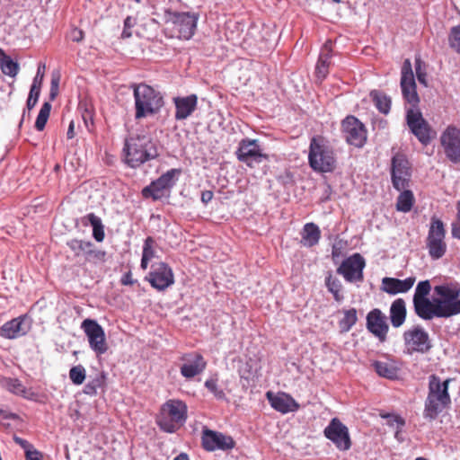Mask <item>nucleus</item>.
<instances>
[{
    "label": "nucleus",
    "instance_id": "obj_1",
    "mask_svg": "<svg viewBox=\"0 0 460 460\" xmlns=\"http://www.w3.org/2000/svg\"><path fill=\"white\" fill-rule=\"evenodd\" d=\"M430 290L429 280L418 283L412 299L417 316L424 321H430L460 314V283L451 281L435 286V296L431 300L428 297Z\"/></svg>",
    "mask_w": 460,
    "mask_h": 460
},
{
    "label": "nucleus",
    "instance_id": "obj_2",
    "mask_svg": "<svg viewBox=\"0 0 460 460\" xmlns=\"http://www.w3.org/2000/svg\"><path fill=\"white\" fill-rule=\"evenodd\" d=\"M122 153L125 163L131 168L139 167L159 155L156 145L146 135L127 137Z\"/></svg>",
    "mask_w": 460,
    "mask_h": 460
},
{
    "label": "nucleus",
    "instance_id": "obj_3",
    "mask_svg": "<svg viewBox=\"0 0 460 460\" xmlns=\"http://www.w3.org/2000/svg\"><path fill=\"white\" fill-rule=\"evenodd\" d=\"M450 378L441 380L439 376L431 375L429 377V392L425 401L424 417L435 420L440 412L451 404L448 393Z\"/></svg>",
    "mask_w": 460,
    "mask_h": 460
},
{
    "label": "nucleus",
    "instance_id": "obj_4",
    "mask_svg": "<svg viewBox=\"0 0 460 460\" xmlns=\"http://www.w3.org/2000/svg\"><path fill=\"white\" fill-rule=\"evenodd\" d=\"M163 19L164 31L167 37L187 40L195 33L199 15L194 13H178L166 9Z\"/></svg>",
    "mask_w": 460,
    "mask_h": 460
},
{
    "label": "nucleus",
    "instance_id": "obj_5",
    "mask_svg": "<svg viewBox=\"0 0 460 460\" xmlns=\"http://www.w3.org/2000/svg\"><path fill=\"white\" fill-rule=\"evenodd\" d=\"M308 163L318 172H332L336 168L337 159L333 147L323 136H314L310 140Z\"/></svg>",
    "mask_w": 460,
    "mask_h": 460
},
{
    "label": "nucleus",
    "instance_id": "obj_6",
    "mask_svg": "<svg viewBox=\"0 0 460 460\" xmlns=\"http://www.w3.org/2000/svg\"><path fill=\"white\" fill-rule=\"evenodd\" d=\"M188 407L181 400L170 399L162 404L155 418V422L161 430L174 433L186 422Z\"/></svg>",
    "mask_w": 460,
    "mask_h": 460
},
{
    "label": "nucleus",
    "instance_id": "obj_7",
    "mask_svg": "<svg viewBox=\"0 0 460 460\" xmlns=\"http://www.w3.org/2000/svg\"><path fill=\"white\" fill-rule=\"evenodd\" d=\"M135 99V118L140 119L156 114L164 106V99L160 92L148 84H133Z\"/></svg>",
    "mask_w": 460,
    "mask_h": 460
},
{
    "label": "nucleus",
    "instance_id": "obj_8",
    "mask_svg": "<svg viewBox=\"0 0 460 460\" xmlns=\"http://www.w3.org/2000/svg\"><path fill=\"white\" fill-rule=\"evenodd\" d=\"M402 341L404 350L410 355L425 354L432 348L429 332L420 324L406 329L402 333Z\"/></svg>",
    "mask_w": 460,
    "mask_h": 460
},
{
    "label": "nucleus",
    "instance_id": "obj_9",
    "mask_svg": "<svg viewBox=\"0 0 460 460\" xmlns=\"http://www.w3.org/2000/svg\"><path fill=\"white\" fill-rule=\"evenodd\" d=\"M446 229L442 220L436 217H431L426 246L429 254L433 260L442 258L447 252V243L445 242Z\"/></svg>",
    "mask_w": 460,
    "mask_h": 460
},
{
    "label": "nucleus",
    "instance_id": "obj_10",
    "mask_svg": "<svg viewBox=\"0 0 460 460\" xmlns=\"http://www.w3.org/2000/svg\"><path fill=\"white\" fill-rule=\"evenodd\" d=\"M235 155L239 162L250 168H254L256 164L270 158L269 155L263 153L258 140L250 138H243L239 142Z\"/></svg>",
    "mask_w": 460,
    "mask_h": 460
},
{
    "label": "nucleus",
    "instance_id": "obj_11",
    "mask_svg": "<svg viewBox=\"0 0 460 460\" xmlns=\"http://www.w3.org/2000/svg\"><path fill=\"white\" fill-rule=\"evenodd\" d=\"M81 329L87 337L89 347L97 356L103 355L108 351L109 345L104 329L96 320L84 319L81 323Z\"/></svg>",
    "mask_w": 460,
    "mask_h": 460
},
{
    "label": "nucleus",
    "instance_id": "obj_12",
    "mask_svg": "<svg viewBox=\"0 0 460 460\" xmlns=\"http://www.w3.org/2000/svg\"><path fill=\"white\" fill-rule=\"evenodd\" d=\"M181 174V169L174 168L167 171L142 190L143 197L146 199L152 198L154 200L162 199L165 192L175 185L176 180Z\"/></svg>",
    "mask_w": 460,
    "mask_h": 460
},
{
    "label": "nucleus",
    "instance_id": "obj_13",
    "mask_svg": "<svg viewBox=\"0 0 460 460\" xmlns=\"http://www.w3.org/2000/svg\"><path fill=\"white\" fill-rule=\"evenodd\" d=\"M341 132L347 143L355 147H362L367 138L364 124L354 116H347L341 122Z\"/></svg>",
    "mask_w": 460,
    "mask_h": 460
},
{
    "label": "nucleus",
    "instance_id": "obj_14",
    "mask_svg": "<svg viewBox=\"0 0 460 460\" xmlns=\"http://www.w3.org/2000/svg\"><path fill=\"white\" fill-rule=\"evenodd\" d=\"M146 280L158 291H164L174 283V274L172 268L165 262L160 261L151 266V270Z\"/></svg>",
    "mask_w": 460,
    "mask_h": 460
},
{
    "label": "nucleus",
    "instance_id": "obj_15",
    "mask_svg": "<svg viewBox=\"0 0 460 460\" xmlns=\"http://www.w3.org/2000/svg\"><path fill=\"white\" fill-rule=\"evenodd\" d=\"M411 168L406 155L397 152L391 161V176L394 187L397 190H404L408 186L411 176Z\"/></svg>",
    "mask_w": 460,
    "mask_h": 460
},
{
    "label": "nucleus",
    "instance_id": "obj_16",
    "mask_svg": "<svg viewBox=\"0 0 460 460\" xmlns=\"http://www.w3.org/2000/svg\"><path fill=\"white\" fill-rule=\"evenodd\" d=\"M323 434L341 451H347L351 447L349 429L338 418L331 420Z\"/></svg>",
    "mask_w": 460,
    "mask_h": 460
},
{
    "label": "nucleus",
    "instance_id": "obj_17",
    "mask_svg": "<svg viewBox=\"0 0 460 460\" xmlns=\"http://www.w3.org/2000/svg\"><path fill=\"white\" fill-rule=\"evenodd\" d=\"M440 144L449 161L460 163V128L450 125L440 136Z\"/></svg>",
    "mask_w": 460,
    "mask_h": 460
},
{
    "label": "nucleus",
    "instance_id": "obj_18",
    "mask_svg": "<svg viewBox=\"0 0 460 460\" xmlns=\"http://www.w3.org/2000/svg\"><path fill=\"white\" fill-rule=\"evenodd\" d=\"M366 266L365 260L359 253L345 259L338 267L337 272L343 276L348 282H361L364 279L363 270Z\"/></svg>",
    "mask_w": 460,
    "mask_h": 460
},
{
    "label": "nucleus",
    "instance_id": "obj_19",
    "mask_svg": "<svg viewBox=\"0 0 460 460\" xmlns=\"http://www.w3.org/2000/svg\"><path fill=\"white\" fill-rule=\"evenodd\" d=\"M406 121L411 132L418 140L423 145H428L431 140V128L423 118L421 112L418 110H408Z\"/></svg>",
    "mask_w": 460,
    "mask_h": 460
},
{
    "label": "nucleus",
    "instance_id": "obj_20",
    "mask_svg": "<svg viewBox=\"0 0 460 460\" xmlns=\"http://www.w3.org/2000/svg\"><path fill=\"white\" fill-rule=\"evenodd\" d=\"M201 442L203 448L207 451L229 450L235 446L232 437L208 429L203 430Z\"/></svg>",
    "mask_w": 460,
    "mask_h": 460
},
{
    "label": "nucleus",
    "instance_id": "obj_21",
    "mask_svg": "<svg viewBox=\"0 0 460 460\" xmlns=\"http://www.w3.org/2000/svg\"><path fill=\"white\" fill-rule=\"evenodd\" d=\"M182 365L180 371L183 377L190 379L200 375L207 367V361L198 352L186 353L181 357Z\"/></svg>",
    "mask_w": 460,
    "mask_h": 460
},
{
    "label": "nucleus",
    "instance_id": "obj_22",
    "mask_svg": "<svg viewBox=\"0 0 460 460\" xmlns=\"http://www.w3.org/2000/svg\"><path fill=\"white\" fill-rule=\"evenodd\" d=\"M31 330V323L26 314L13 318L0 327V335L8 340H14L26 335Z\"/></svg>",
    "mask_w": 460,
    "mask_h": 460
},
{
    "label": "nucleus",
    "instance_id": "obj_23",
    "mask_svg": "<svg viewBox=\"0 0 460 460\" xmlns=\"http://www.w3.org/2000/svg\"><path fill=\"white\" fill-rule=\"evenodd\" d=\"M367 328L381 342L386 341L389 325L386 322V316L380 309L375 308L367 314Z\"/></svg>",
    "mask_w": 460,
    "mask_h": 460
},
{
    "label": "nucleus",
    "instance_id": "obj_24",
    "mask_svg": "<svg viewBox=\"0 0 460 460\" xmlns=\"http://www.w3.org/2000/svg\"><path fill=\"white\" fill-rule=\"evenodd\" d=\"M401 87L404 99L412 106H416L420 100L416 91V84L411 62L409 60L404 62L402 68Z\"/></svg>",
    "mask_w": 460,
    "mask_h": 460
},
{
    "label": "nucleus",
    "instance_id": "obj_25",
    "mask_svg": "<svg viewBox=\"0 0 460 460\" xmlns=\"http://www.w3.org/2000/svg\"><path fill=\"white\" fill-rule=\"evenodd\" d=\"M416 281L415 277H409L405 279L385 277L382 279L380 289L391 296L408 292Z\"/></svg>",
    "mask_w": 460,
    "mask_h": 460
},
{
    "label": "nucleus",
    "instance_id": "obj_26",
    "mask_svg": "<svg viewBox=\"0 0 460 460\" xmlns=\"http://www.w3.org/2000/svg\"><path fill=\"white\" fill-rule=\"evenodd\" d=\"M266 397L271 407L283 414L296 411L300 407L296 401L286 393L275 395L271 392H268Z\"/></svg>",
    "mask_w": 460,
    "mask_h": 460
},
{
    "label": "nucleus",
    "instance_id": "obj_27",
    "mask_svg": "<svg viewBox=\"0 0 460 460\" xmlns=\"http://www.w3.org/2000/svg\"><path fill=\"white\" fill-rule=\"evenodd\" d=\"M173 103L175 105V119L183 120L190 117L197 109L198 97L196 94L176 97L173 99Z\"/></svg>",
    "mask_w": 460,
    "mask_h": 460
},
{
    "label": "nucleus",
    "instance_id": "obj_28",
    "mask_svg": "<svg viewBox=\"0 0 460 460\" xmlns=\"http://www.w3.org/2000/svg\"><path fill=\"white\" fill-rule=\"evenodd\" d=\"M332 57V42L328 40L323 44L319 58L315 66L316 77L320 80H323L329 74V66L331 65V59Z\"/></svg>",
    "mask_w": 460,
    "mask_h": 460
},
{
    "label": "nucleus",
    "instance_id": "obj_29",
    "mask_svg": "<svg viewBox=\"0 0 460 460\" xmlns=\"http://www.w3.org/2000/svg\"><path fill=\"white\" fill-rule=\"evenodd\" d=\"M389 314L392 326L401 327L405 323L407 316L405 301L402 298L395 299L390 306Z\"/></svg>",
    "mask_w": 460,
    "mask_h": 460
},
{
    "label": "nucleus",
    "instance_id": "obj_30",
    "mask_svg": "<svg viewBox=\"0 0 460 460\" xmlns=\"http://www.w3.org/2000/svg\"><path fill=\"white\" fill-rule=\"evenodd\" d=\"M300 243L305 247L315 246L321 238V230L314 223H306L300 233Z\"/></svg>",
    "mask_w": 460,
    "mask_h": 460
},
{
    "label": "nucleus",
    "instance_id": "obj_31",
    "mask_svg": "<svg viewBox=\"0 0 460 460\" xmlns=\"http://www.w3.org/2000/svg\"><path fill=\"white\" fill-rule=\"evenodd\" d=\"M372 366L380 376L389 379H394L397 376L398 368L391 362L375 361Z\"/></svg>",
    "mask_w": 460,
    "mask_h": 460
},
{
    "label": "nucleus",
    "instance_id": "obj_32",
    "mask_svg": "<svg viewBox=\"0 0 460 460\" xmlns=\"http://www.w3.org/2000/svg\"><path fill=\"white\" fill-rule=\"evenodd\" d=\"M84 218L87 219L88 222L93 226V238L97 242H102L105 237V234H104V226L102 223L101 218L93 213H89Z\"/></svg>",
    "mask_w": 460,
    "mask_h": 460
},
{
    "label": "nucleus",
    "instance_id": "obj_33",
    "mask_svg": "<svg viewBox=\"0 0 460 460\" xmlns=\"http://www.w3.org/2000/svg\"><path fill=\"white\" fill-rule=\"evenodd\" d=\"M155 240L153 237L148 236L144 243L142 259L140 267L142 270H146L149 264V261L155 258V251L154 249Z\"/></svg>",
    "mask_w": 460,
    "mask_h": 460
},
{
    "label": "nucleus",
    "instance_id": "obj_34",
    "mask_svg": "<svg viewBox=\"0 0 460 460\" xmlns=\"http://www.w3.org/2000/svg\"><path fill=\"white\" fill-rule=\"evenodd\" d=\"M325 285L329 292L333 295L335 301L341 302L344 299V296L342 294V285L337 278H334L332 275V273H329L325 278Z\"/></svg>",
    "mask_w": 460,
    "mask_h": 460
},
{
    "label": "nucleus",
    "instance_id": "obj_35",
    "mask_svg": "<svg viewBox=\"0 0 460 460\" xmlns=\"http://www.w3.org/2000/svg\"><path fill=\"white\" fill-rule=\"evenodd\" d=\"M414 203V196L411 190H403L398 196L396 201V209L401 212L407 213L411 211Z\"/></svg>",
    "mask_w": 460,
    "mask_h": 460
},
{
    "label": "nucleus",
    "instance_id": "obj_36",
    "mask_svg": "<svg viewBox=\"0 0 460 460\" xmlns=\"http://www.w3.org/2000/svg\"><path fill=\"white\" fill-rule=\"evenodd\" d=\"M358 321L357 310L350 308L343 311V317L339 321V327L341 332H349Z\"/></svg>",
    "mask_w": 460,
    "mask_h": 460
},
{
    "label": "nucleus",
    "instance_id": "obj_37",
    "mask_svg": "<svg viewBox=\"0 0 460 460\" xmlns=\"http://www.w3.org/2000/svg\"><path fill=\"white\" fill-rule=\"evenodd\" d=\"M370 96L380 112L384 114L389 112L391 108V100L389 97L378 91H372Z\"/></svg>",
    "mask_w": 460,
    "mask_h": 460
},
{
    "label": "nucleus",
    "instance_id": "obj_38",
    "mask_svg": "<svg viewBox=\"0 0 460 460\" xmlns=\"http://www.w3.org/2000/svg\"><path fill=\"white\" fill-rule=\"evenodd\" d=\"M0 68L4 75L14 77L18 74L19 65L9 56L2 52V58H0Z\"/></svg>",
    "mask_w": 460,
    "mask_h": 460
},
{
    "label": "nucleus",
    "instance_id": "obj_39",
    "mask_svg": "<svg viewBox=\"0 0 460 460\" xmlns=\"http://www.w3.org/2000/svg\"><path fill=\"white\" fill-rule=\"evenodd\" d=\"M69 249L74 252L75 257L85 256L86 252L93 243L90 241L72 239L66 243Z\"/></svg>",
    "mask_w": 460,
    "mask_h": 460
},
{
    "label": "nucleus",
    "instance_id": "obj_40",
    "mask_svg": "<svg viewBox=\"0 0 460 460\" xmlns=\"http://www.w3.org/2000/svg\"><path fill=\"white\" fill-rule=\"evenodd\" d=\"M51 111V104L48 102H44L40 110L35 121V128L42 131L45 128Z\"/></svg>",
    "mask_w": 460,
    "mask_h": 460
},
{
    "label": "nucleus",
    "instance_id": "obj_41",
    "mask_svg": "<svg viewBox=\"0 0 460 460\" xmlns=\"http://www.w3.org/2000/svg\"><path fill=\"white\" fill-rule=\"evenodd\" d=\"M105 375L104 373H101L96 377L93 378L85 386L84 393L89 395H95L97 394V390L102 388L105 385Z\"/></svg>",
    "mask_w": 460,
    "mask_h": 460
},
{
    "label": "nucleus",
    "instance_id": "obj_42",
    "mask_svg": "<svg viewBox=\"0 0 460 460\" xmlns=\"http://www.w3.org/2000/svg\"><path fill=\"white\" fill-rule=\"evenodd\" d=\"M106 252L104 251L95 249L93 245L88 248L84 259L87 262L97 264L100 262H104Z\"/></svg>",
    "mask_w": 460,
    "mask_h": 460
},
{
    "label": "nucleus",
    "instance_id": "obj_43",
    "mask_svg": "<svg viewBox=\"0 0 460 460\" xmlns=\"http://www.w3.org/2000/svg\"><path fill=\"white\" fill-rule=\"evenodd\" d=\"M86 377L85 368L82 365H77L70 368L69 378L75 385H82Z\"/></svg>",
    "mask_w": 460,
    "mask_h": 460
},
{
    "label": "nucleus",
    "instance_id": "obj_44",
    "mask_svg": "<svg viewBox=\"0 0 460 460\" xmlns=\"http://www.w3.org/2000/svg\"><path fill=\"white\" fill-rule=\"evenodd\" d=\"M40 93V85L37 84V77H35L31 86L29 97L26 102V107L29 111L32 110L35 107L36 103L38 102Z\"/></svg>",
    "mask_w": 460,
    "mask_h": 460
},
{
    "label": "nucleus",
    "instance_id": "obj_45",
    "mask_svg": "<svg viewBox=\"0 0 460 460\" xmlns=\"http://www.w3.org/2000/svg\"><path fill=\"white\" fill-rule=\"evenodd\" d=\"M207 389L214 394L217 400L226 399L225 392L218 386L217 380L215 378H209L205 382Z\"/></svg>",
    "mask_w": 460,
    "mask_h": 460
},
{
    "label": "nucleus",
    "instance_id": "obj_46",
    "mask_svg": "<svg viewBox=\"0 0 460 460\" xmlns=\"http://www.w3.org/2000/svg\"><path fill=\"white\" fill-rule=\"evenodd\" d=\"M448 41L450 47L460 54V25L451 29Z\"/></svg>",
    "mask_w": 460,
    "mask_h": 460
},
{
    "label": "nucleus",
    "instance_id": "obj_47",
    "mask_svg": "<svg viewBox=\"0 0 460 460\" xmlns=\"http://www.w3.org/2000/svg\"><path fill=\"white\" fill-rule=\"evenodd\" d=\"M386 418H390V424L394 425L395 423L397 425V431L395 433V438L399 439L400 432L402 431V427L405 425V420L399 415H390L385 416Z\"/></svg>",
    "mask_w": 460,
    "mask_h": 460
},
{
    "label": "nucleus",
    "instance_id": "obj_48",
    "mask_svg": "<svg viewBox=\"0 0 460 460\" xmlns=\"http://www.w3.org/2000/svg\"><path fill=\"white\" fill-rule=\"evenodd\" d=\"M134 20L130 17V16H128L125 21H124V29H123V31L121 33V37L123 39H128L129 37H131L132 35V32L130 31V29L134 26Z\"/></svg>",
    "mask_w": 460,
    "mask_h": 460
},
{
    "label": "nucleus",
    "instance_id": "obj_49",
    "mask_svg": "<svg viewBox=\"0 0 460 460\" xmlns=\"http://www.w3.org/2000/svg\"><path fill=\"white\" fill-rule=\"evenodd\" d=\"M457 217L456 222L453 224L452 234L454 237L460 239V201L457 202Z\"/></svg>",
    "mask_w": 460,
    "mask_h": 460
},
{
    "label": "nucleus",
    "instance_id": "obj_50",
    "mask_svg": "<svg viewBox=\"0 0 460 460\" xmlns=\"http://www.w3.org/2000/svg\"><path fill=\"white\" fill-rule=\"evenodd\" d=\"M58 84H59V77H52L51 79V86H50V93H49V96H50V99L53 101L56 96L58 95Z\"/></svg>",
    "mask_w": 460,
    "mask_h": 460
},
{
    "label": "nucleus",
    "instance_id": "obj_51",
    "mask_svg": "<svg viewBox=\"0 0 460 460\" xmlns=\"http://www.w3.org/2000/svg\"><path fill=\"white\" fill-rule=\"evenodd\" d=\"M13 440L16 444H18L24 449L25 453L33 448V446L29 441L20 437L14 436Z\"/></svg>",
    "mask_w": 460,
    "mask_h": 460
},
{
    "label": "nucleus",
    "instance_id": "obj_52",
    "mask_svg": "<svg viewBox=\"0 0 460 460\" xmlns=\"http://www.w3.org/2000/svg\"><path fill=\"white\" fill-rule=\"evenodd\" d=\"M84 33L82 30L74 28L70 32V39L75 42H80L84 40Z\"/></svg>",
    "mask_w": 460,
    "mask_h": 460
},
{
    "label": "nucleus",
    "instance_id": "obj_53",
    "mask_svg": "<svg viewBox=\"0 0 460 460\" xmlns=\"http://www.w3.org/2000/svg\"><path fill=\"white\" fill-rule=\"evenodd\" d=\"M416 75L420 84H426V74L421 70L420 61H416Z\"/></svg>",
    "mask_w": 460,
    "mask_h": 460
},
{
    "label": "nucleus",
    "instance_id": "obj_54",
    "mask_svg": "<svg viewBox=\"0 0 460 460\" xmlns=\"http://www.w3.org/2000/svg\"><path fill=\"white\" fill-rule=\"evenodd\" d=\"M25 456L26 460H42L41 454L34 448L31 449L30 451H27L25 453Z\"/></svg>",
    "mask_w": 460,
    "mask_h": 460
},
{
    "label": "nucleus",
    "instance_id": "obj_55",
    "mask_svg": "<svg viewBox=\"0 0 460 460\" xmlns=\"http://www.w3.org/2000/svg\"><path fill=\"white\" fill-rule=\"evenodd\" d=\"M135 282L136 280L133 279L132 273L130 271L125 273L120 279V283L124 286H131Z\"/></svg>",
    "mask_w": 460,
    "mask_h": 460
},
{
    "label": "nucleus",
    "instance_id": "obj_56",
    "mask_svg": "<svg viewBox=\"0 0 460 460\" xmlns=\"http://www.w3.org/2000/svg\"><path fill=\"white\" fill-rule=\"evenodd\" d=\"M213 196H214L213 191H211V190H203L201 192V198L200 199H201V201L205 205H207L209 201L212 200Z\"/></svg>",
    "mask_w": 460,
    "mask_h": 460
},
{
    "label": "nucleus",
    "instance_id": "obj_57",
    "mask_svg": "<svg viewBox=\"0 0 460 460\" xmlns=\"http://www.w3.org/2000/svg\"><path fill=\"white\" fill-rule=\"evenodd\" d=\"M45 67H46L45 64H40V66L38 67L37 75L35 76V77H37V84L40 85V87L41 86V82L43 79Z\"/></svg>",
    "mask_w": 460,
    "mask_h": 460
},
{
    "label": "nucleus",
    "instance_id": "obj_58",
    "mask_svg": "<svg viewBox=\"0 0 460 460\" xmlns=\"http://www.w3.org/2000/svg\"><path fill=\"white\" fill-rule=\"evenodd\" d=\"M75 123L73 120L70 121L69 123V126H68V129H67V132H66V137L68 139H72L73 137H75Z\"/></svg>",
    "mask_w": 460,
    "mask_h": 460
},
{
    "label": "nucleus",
    "instance_id": "obj_59",
    "mask_svg": "<svg viewBox=\"0 0 460 460\" xmlns=\"http://www.w3.org/2000/svg\"><path fill=\"white\" fill-rule=\"evenodd\" d=\"M83 119H84V124L87 128H89V121H90L91 125H93L92 114L89 111H86L85 113L83 114Z\"/></svg>",
    "mask_w": 460,
    "mask_h": 460
},
{
    "label": "nucleus",
    "instance_id": "obj_60",
    "mask_svg": "<svg viewBox=\"0 0 460 460\" xmlns=\"http://www.w3.org/2000/svg\"><path fill=\"white\" fill-rule=\"evenodd\" d=\"M13 388L16 393L23 392L22 384L16 379L13 381Z\"/></svg>",
    "mask_w": 460,
    "mask_h": 460
},
{
    "label": "nucleus",
    "instance_id": "obj_61",
    "mask_svg": "<svg viewBox=\"0 0 460 460\" xmlns=\"http://www.w3.org/2000/svg\"><path fill=\"white\" fill-rule=\"evenodd\" d=\"M173 460H189L188 456L184 453L178 455Z\"/></svg>",
    "mask_w": 460,
    "mask_h": 460
},
{
    "label": "nucleus",
    "instance_id": "obj_62",
    "mask_svg": "<svg viewBox=\"0 0 460 460\" xmlns=\"http://www.w3.org/2000/svg\"><path fill=\"white\" fill-rule=\"evenodd\" d=\"M415 460H428V459H426L424 457H417Z\"/></svg>",
    "mask_w": 460,
    "mask_h": 460
},
{
    "label": "nucleus",
    "instance_id": "obj_63",
    "mask_svg": "<svg viewBox=\"0 0 460 460\" xmlns=\"http://www.w3.org/2000/svg\"><path fill=\"white\" fill-rule=\"evenodd\" d=\"M334 3H340L341 0H332Z\"/></svg>",
    "mask_w": 460,
    "mask_h": 460
},
{
    "label": "nucleus",
    "instance_id": "obj_64",
    "mask_svg": "<svg viewBox=\"0 0 460 460\" xmlns=\"http://www.w3.org/2000/svg\"><path fill=\"white\" fill-rule=\"evenodd\" d=\"M135 1H136L137 3H138V4L141 2V0H135Z\"/></svg>",
    "mask_w": 460,
    "mask_h": 460
}]
</instances>
